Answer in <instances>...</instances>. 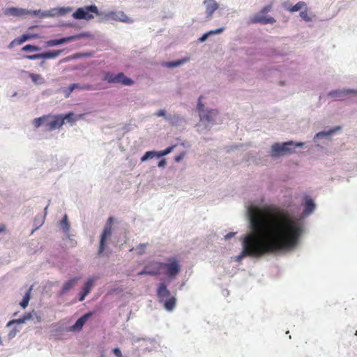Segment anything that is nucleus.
I'll use <instances>...</instances> for the list:
<instances>
[{
    "mask_svg": "<svg viewBox=\"0 0 357 357\" xmlns=\"http://www.w3.org/2000/svg\"><path fill=\"white\" fill-rule=\"evenodd\" d=\"M304 209L298 213L291 206L280 207L249 202L245 217L250 231L241 238L242 251L235 257L240 262L250 257L259 259L266 255L294 250L305 231V218L316 208L313 199L305 196Z\"/></svg>",
    "mask_w": 357,
    "mask_h": 357,
    "instance_id": "nucleus-1",
    "label": "nucleus"
},
{
    "mask_svg": "<svg viewBox=\"0 0 357 357\" xmlns=\"http://www.w3.org/2000/svg\"><path fill=\"white\" fill-rule=\"evenodd\" d=\"M162 271L169 280H172L181 271V265L176 257H168L165 262H162Z\"/></svg>",
    "mask_w": 357,
    "mask_h": 357,
    "instance_id": "nucleus-2",
    "label": "nucleus"
},
{
    "mask_svg": "<svg viewBox=\"0 0 357 357\" xmlns=\"http://www.w3.org/2000/svg\"><path fill=\"white\" fill-rule=\"evenodd\" d=\"M96 83L94 84H84L82 85L83 91L102 90L109 87L112 83V74L109 72H104L98 75L96 78Z\"/></svg>",
    "mask_w": 357,
    "mask_h": 357,
    "instance_id": "nucleus-3",
    "label": "nucleus"
},
{
    "mask_svg": "<svg viewBox=\"0 0 357 357\" xmlns=\"http://www.w3.org/2000/svg\"><path fill=\"white\" fill-rule=\"evenodd\" d=\"M342 127L337 126L328 130H325L317 132L313 137V143L318 147L323 148L331 141L332 137L340 131Z\"/></svg>",
    "mask_w": 357,
    "mask_h": 357,
    "instance_id": "nucleus-4",
    "label": "nucleus"
},
{
    "mask_svg": "<svg viewBox=\"0 0 357 357\" xmlns=\"http://www.w3.org/2000/svg\"><path fill=\"white\" fill-rule=\"evenodd\" d=\"M199 116L200 123L204 125V128L209 130L215 123L218 116V111L212 109H206V111L201 112Z\"/></svg>",
    "mask_w": 357,
    "mask_h": 357,
    "instance_id": "nucleus-5",
    "label": "nucleus"
},
{
    "mask_svg": "<svg viewBox=\"0 0 357 357\" xmlns=\"http://www.w3.org/2000/svg\"><path fill=\"white\" fill-rule=\"evenodd\" d=\"M98 15V8L94 6H88L79 8L73 14V17L77 20H89L93 19L95 15Z\"/></svg>",
    "mask_w": 357,
    "mask_h": 357,
    "instance_id": "nucleus-6",
    "label": "nucleus"
},
{
    "mask_svg": "<svg viewBox=\"0 0 357 357\" xmlns=\"http://www.w3.org/2000/svg\"><path fill=\"white\" fill-rule=\"evenodd\" d=\"M294 142L289 141L283 143H275L272 145L271 149V155L273 158H278L291 153Z\"/></svg>",
    "mask_w": 357,
    "mask_h": 357,
    "instance_id": "nucleus-7",
    "label": "nucleus"
},
{
    "mask_svg": "<svg viewBox=\"0 0 357 357\" xmlns=\"http://www.w3.org/2000/svg\"><path fill=\"white\" fill-rule=\"evenodd\" d=\"M112 224L113 236L115 235V238H116V243L122 245L123 243H126L127 240V225L123 222L115 221L114 218Z\"/></svg>",
    "mask_w": 357,
    "mask_h": 357,
    "instance_id": "nucleus-8",
    "label": "nucleus"
},
{
    "mask_svg": "<svg viewBox=\"0 0 357 357\" xmlns=\"http://www.w3.org/2000/svg\"><path fill=\"white\" fill-rule=\"evenodd\" d=\"M347 96H357V89H338L332 90L327 93V97L333 100H342Z\"/></svg>",
    "mask_w": 357,
    "mask_h": 357,
    "instance_id": "nucleus-9",
    "label": "nucleus"
},
{
    "mask_svg": "<svg viewBox=\"0 0 357 357\" xmlns=\"http://www.w3.org/2000/svg\"><path fill=\"white\" fill-rule=\"evenodd\" d=\"M63 50H52L44 53L32 54V55H25L24 58L29 60H36L38 59H55L58 57L61 53Z\"/></svg>",
    "mask_w": 357,
    "mask_h": 357,
    "instance_id": "nucleus-10",
    "label": "nucleus"
},
{
    "mask_svg": "<svg viewBox=\"0 0 357 357\" xmlns=\"http://www.w3.org/2000/svg\"><path fill=\"white\" fill-rule=\"evenodd\" d=\"M51 120L47 121L45 123V126L47 129L50 131L59 129L64 123H63V118H62V114L55 115L51 116Z\"/></svg>",
    "mask_w": 357,
    "mask_h": 357,
    "instance_id": "nucleus-11",
    "label": "nucleus"
},
{
    "mask_svg": "<svg viewBox=\"0 0 357 357\" xmlns=\"http://www.w3.org/2000/svg\"><path fill=\"white\" fill-rule=\"evenodd\" d=\"M111 223H112V217H109L107 219V225H108L105 228V229L101 235L100 245H99V249H98V253L99 256L103 255V252L105 250V240H106L107 237L110 236V234L112 233V229L109 227V225Z\"/></svg>",
    "mask_w": 357,
    "mask_h": 357,
    "instance_id": "nucleus-12",
    "label": "nucleus"
},
{
    "mask_svg": "<svg viewBox=\"0 0 357 357\" xmlns=\"http://www.w3.org/2000/svg\"><path fill=\"white\" fill-rule=\"evenodd\" d=\"M82 36V34L74 35L68 37H64L59 39H53L47 40L45 43L46 47H54L63 43L71 42L74 40L80 38Z\"/></svg>",
    "mask_w": 357,
    "mask_h": 357,
    "instance_id": "nucleus-13",
    "label": "nucleus"
},
{
    "mask_svg": "<svg viewBox=\"0 0 357 357\" xmlns=\"http://www.w3.org/2000/svg\"><path fill=\"white\" fill-rule=\"evenodd\" d=\"M170 294L171 292L167 289V286L165 282H161L158 284L156 290V296L160 303L171 297Z\"/></svg>",
    "mask_w": 357,
    "mask_h": 357,
    "instance_id": "nucleus-14",
    "label": "nucleus"
},
{
    "mask_svg": "<svg viewBox=\"0 0 357 357\" xmlns=\"http://www.w3.org/2000/svg\"><path fill=\"white\" fill-rule=\"evenodd\" d=\"M203 3L206 8V17L211 20L213 13L218 9L219 5L215 0H204Z\"/></svg>",
    "mask_w": 357,
    "mask_h": 357,
    "instance_id": "nucleus-15",
    "label": "nucleus"
},
{
    "mask_svg": "<svg viewBox=\"0 0 357 357\" xmlns=\"http://www.w3.org/2000/svg\"><path fill=\"white\" fill-rule=\"evenodd\" d=\"M162 262L151 261L146 264L148 269V275L151 276L158 275L162 271Z\"/></svg>",
    "mask_w": 357,
    "mask_h": 357,
    "instance_id": "nucleus-16",
    "label": "nucleus"
},
{
    "mask_svg": "<svg viewBox=\"0 0 357 357\" xmlns=\"http://www.w3.org/2000/svg\"><path fill=\"white\" fill-rule=\"evenodd\" d=\"M250 22L252 23H259L262 24H274L276 21L271 16H264L261 14H256L253 17L250 18Z\"/></svg>",
    "mask_w": 357,
    "mask_h": 357,
    "instance_id": "nucleus-17",
    "label": "nucleus"
},
{
    "mask_svg": "<svg viewBox=\"0 0 357 357\" xmlns=\"http://www.w3.org/2000/svg\"><path fill=\"white\" fill-rule=\"evenodd\" d=\"M139 341H143L145 344V349L148 351H151L153 348L155 347L156 342L154 339L149 338V337H138L137 336H132L131 337V342L132 344L137 343Z\"/></svg>",
    "mask_w": 357,
    "mask_h": 357,
    "instance_id": "nucleus-18",
    "label": "nucleus"
},
{
    "mask_svg": "<svg viewBox=\"0 0 357 357\" xmlns=\"http://www.w3.org/2000/svg\"><path fill=\"white\" fill-rule=\"evenodd\" d=\"M3 13L6 15L20 17L30 14L31 11L22 8L12 7L6 8Z\"/></svg>",
    "mask_w": 357,
    "mask_h": 357,
    "instance_id": "nucleus-19",
    "label": "nucleus"
},
{
    "mask_svg": "<svg viewBox=\"0 0 357 357\" xmlns=\"http://www.w3.org/2000/svg\"><path fill=\"white\" fill-rule=\"evenodd\" d=\"M120 83L123 86H131L134 82L132 79L127 77L123 73H120L116 76H113V84Z\"/></svg>",
    "mask_w": 357,
    "mask_h": 357,
    "instance_id": "nucleus-20",
    "label": "nucleus"
},
{
    "mask_svg": "<svg viewBox=\"0 0 357 357\" xmlns=\"http://www.w3.org/2000/svg\"><path fill=\"white\" fill-rule=\"evenodd\" d=\"M113 20H118L127 24H132L134 20L128 17L123 11H113Z\"/></svg>",
    "mask_w": 357,
    "mask_h": 357,
    "instance_id": "nucleus-21",
    "label": "nucleus"
},
{
    "mask_svg": "<svg viewBox=\"0 0 357 357\" xmlns=\"http://www.w3.org/2000/svg\"><path fill=\"white\" fill-rule=\"evenodd\" d=\"M177 300L175 296H171L167 299L162 301L165 310L167 312H172L176 307Z\"/></svg>",
    "mask_w": 357,
    "mask_h": 357,
    "instance_id": "nucleus-22",
    "label": "nucleus"
},
{
    "mask_svg": "<svg viewBox=\"0 0 357 357\" xmlns=\"http://www.w3.org/2000/svg\"><path fill=\"white\" fill-rule=\"evenodd\" d=\"M92 313L89 312L85 314L79 318L75 324L72 326V328L75 331H79L83 327L84 324L87 321V320L91 317Z\"/></svg>",
    "mask_w": 357,
    "mask_h": 357,
    "instance_id": "nucleus-23",
    "label": "nucleus"
},
{
    "mask_svg": "<svg viewBox=\"0 0 357 357\" xmlns=\"http://www.w3.org/2000/svg\"><path fill=\"white\" fill-rule=\"evenodd\" d=\"M93 282H94V279H93V278H89L87 280V282H86V284L81 292L80 298L79 299L80 301H84L86 296L88 295V294L91 291V288L93 285Z\"/></svg>",
    "mask_w": 357,
    "mask_h": 357,
    "instance_id": "nucleus-24",
    "label": "nucleus"
},
{
    "mask_svg": "<svg viewBox=\"0 0 357 357\" xmlns=\"http://www.w3.org/2000/svg\"><path fill=\"white\" fill-rule=\"evenodd\" d=\"M188 61H189L188 58H183V59L176 60V61H167V62H165L163 63V66L167 67L168 68H174L180 66L181 65H183Z\"/></svg>",
    "mask_w": 357,
    "mask_h": 357,
    "instance_id": "nucleus-25",
    "label": "nucleus"
},
{
    "mask_svg": "<svg viewBox=\"0 0 357 357\" xmlns=\"http://www.w3.org/2000/svg\"><path fill=\"white\" fill-rule=\"evenodd\" d=\"M283 7L288 11L291 13H294L296 11H298L302 9H305L307 8V4L304 1H298L293 6H287L285 4H284Z\"/></svg>",
    "mask_w": 357,
    "mask_h": 357,
    "instance_id": "nucleus-26",
    "label": "nucleus"
},
{
    "mask_svg": "<svg viewBox=\"0 0 357 357\" xmlns=\"http://www.w3.org/2000/svg\"><path fill=\"white\" fill-rule=\"evenodd\" d=\"M154 115L158 117H163L166 121H167L170 123H173L174 120L176 119L175 116L167 114V112L165 109H160V110L158 111L157 112H155L154 114Z\"/></svg>",
    "mask_w": 357,
    "mask_h": 357,
    "instance_id": "nucleus-27",
    "label": "nucleus"
},
{
    "mask_svg": "<svg viewBox=\"0 0 357 357\" xmlns=\"http://www.w3.org/2000/svg\"><path fill=\"white\" fill-rule=\"evenodd\" d=\"M31 318V314L30 313H27L24 314L22 317L17 319H13L8 322L7 326H10L13 324H24L26 321L30 319Z\"/></svg>",
    "mask_w": 357,
    "mask_h": 357,
    "instance_id": "nucleus-28",
    "label": "nucleus"
},
{
    "mask_svg": "<svg viewBox=\"0 0 357 357\" xmlns=\"http://www.w3.org/2000/svg\"><path fill=\"white\" fill-rule=\"evenodd\" d=\"M158 151H146L141 158V162H145L146 160L153 159V158H158Z\"/></svg>",
    "mask_w": 357,
    "mask_h": 357,
    "instance_id": "nucleus-29",
    "label": "nucleus"
},
{
    "mask_svg": "<svg viewBox=\"0 0 357 357\" xmlns=\"http://www.w3.org/2000/svg\"><path fill=\"white\" fill-rule=\"evenodd\" d=\"M50 115H44L41 117L36 118L33 121V125L36 128H39L43 123H44L45 122L46 123L47 121L50 119Z\"/></svg>",
    "mask_w": 357,
    "mask_h": 357,
    "instance_id": "nucleus-30",
    "label": "nucleus"
},
{
    "mask_svg": "<svg viewBox=\"0 0 357 357\" xmlns=\"http://www.w3.org/2000/svg\"><path fill=\"white\" fill-rule=\"evenodd\" d=\"M78 280H79L78 278H74L68 280V282H66L63 286V292L67 291L68 290L73 288Z\"/></svg>",
    "mask_w": 357,
    "mask_h": 357,
    "instance_id": "nucleus-31",
    "label": "nucleus"
},
{
    "mask_svg": "<svg viewBox=\"0 0 357 357\" xmlns=\"http://www.w3.org/2000/svg\"><path fill=\"white\" fill-rule=\"evenodd\" d=\"M29 77L35 84H43L45 82L44 79L39 74L30 73Z\"/></svg>",
    "mask_w": 357,
    "mask_h": 357,
    "instance_id": "nucleus-32",
    "label": "nucleus"
},
{
    "mask_svg": "<svg viewBox=\"0 0 357 357\" xmlns=\"http://www.w3.org/2000/svg\"><path fill=\"white\" fill-rule=\"evenodd\" d=\"M175 147H176V145H172V146H168L165 150L158 151V158L169 154L170 153H172L173 151V150L174 149Z\"/></svg>",
    "mask_w": 357,
    "mask_h": 357,
    "instance_id": "nucleus-33",
    "label": "nucleus"
},
{
    "mask_svg": "<svg viewBox=\"0 0 357 357\" xmlns=\"http://www.w3.org/2000/svg\"><path fill=\"white\" fill-rule=\"evenodd\" d=\"M29 300H30V290L26 293L23 299L20 303V306L22 308H26L28 306Z\"/></svg>",
    "mask_w": 357,
    "mask_h": 357,
    "instance_id": "nucleus-34",
    "label": "nucleus"
},
{
    "mask_svg": "<svg viewBox=\"0 0 357 357\" xmlns=\"http://www.w3.org/2000/svg\"><path fill=\"white\" fill-rule=\"evenodd\" d=\"M61 226L65 232H68L70 229V225L68 223V217L66 215H64L62 220L61 221Z\"/></svg>",
    "mask_w": 357,
    "mask_h": 357,
    "instance_id": "nucleus-35",
    "label": "nucleus"
},
{
    "mask_svg": "<svg viewBox=\"0 0 357 357\" xmlns=\"http://www.w3.org/2000/svg\"><path fill=\"white\" fill-rule=\"evenodd\" d=\"M40 47L38 46L33 45H26L22 48V51L23 52H35L39 51Z\"/></svg>",
    "mask_w": 357,
    "mask_h": 357,
    "instance_id": "nucleus-36",
    "label": "nucleus"
},
{
    "mask_svg": "<svg viewBox=\"0 0 357 357\" xmlns=\"http://www.w3.org/2000/svg\"><path fill=\"white\" fill-rule=\"evenodd\" d=\"M22 43H24V41L22 40V38L20 36V37H18L17 38H15L13 40H12L10 44L8 45V48L10 49H12L13 48L15 45H22Z\"/></svg>",
    "mask_w": 357,
    "mask_h": 357,
    "instance_id": "nucleus-37",
    "label": "nucleus"
},
{
    "mask_svg": "<svg viewBox=\"0 0 357 357\" xmlns=\"http://www.w3.org/2000/svg\"><path fill=\"white\" fill-rule=\"evenodd\" d=\"M74 114L73 112H69L67 114L62 115V118H63V123H65V121L66 120L68 122L73 123L75 122L76 119L74 118Z\"/></svg>",
    "mask_w": 357,
    "mask_h": 357,
    "instance_id": "nucleus-38",
    "label": "nucleus"
},
{
    "mask_svg": "<svg viewBox=\"0 0 357 357\" xmlns=\"http://www.w3.org/2000/svg\"><path fill=\"white\" fill-rule=\"evenodd\" d=\"M307 9V8H305L304 10L301 11L299 15L305 22H310L312 19L310 17L308 16Z\"/></svg>",
    "mask_w": 357,
    "mask_h": 357,
    "instance_id": "nucleus-39",
    "label": "nucleus"
},
{
    "mask_svg": "<svg viewBox=\"0 0 357 357\" xmlns=\"http://www.w3.org/2000/svg\"><path fill=\"white\" fill-rule=\"evenodd\" d=\"M113 354L116 357H129L128 353L123 354L119 348L113 349Z\"/></svg>",
    "mask_w": 357,
    "mask_h": 357,
    "instance_id": "nucleus-40",
    "label": "nucleus"
},
{
    "mask_svg": "<svg viewBox=\"0 0 357 357\" xmlns=\"http://www.w3.org/2000/svg\"><path fill=\"white\" fill-rule=\"evenodd\" d=\"M148 245V243H140L137 247V251L138 252L139 255H142L144 253V250L146 249V248L147 247Z\"/></svg>",
    "mask_w": 357,
    "mask_h": 357,
    "instance_id": "nucleus-41",
    "label": "nucleus"
},
{
    "mask_svg": "<svg viewBox=\"0 0 357 357\" xmlns=\"http://www.w3.org/2000/svg\"><path fill=\"white\" fill-rule=\"evenodd\" d=\"M201 98L202 97H199V98L198 100V102H197V110H198V112H199V115L200 114L201 112H204L206 111V108L204 107V104L202 102Z\"/></svg>",
    "mask_w": 357,
    "mask_h": 357,
    "instance_id": "nucleus-42",
    "label": "nucleus"
},
{
    "mask_svg": "<svg viewBox=\"0 0 357 357\" xmlns=\"http://www.w3.org/2000/svg\"><path fill=\"white\" fill-rule=\"evenodd\" d=\"M73 91H74V89H73V86H71V84L69 86L68 88L63 89V92L66 98H68Z\"/></svg>",
    "mask_w": 357,
    "mask_h": 357,
    "instance_id": "nucleus-43",
    "label": "nucleus"
},
{
    "mask_svg": "<svg viewBox=\"0 0 357 357\" xmlns=\"http://www.w3.org/2000/svg\"><path fill=\"white\" fill-rule=\"evenodd\" d=\"M271 7L272 6L271 4L266 6L261 10V11L259 14L264 15V14L268 13L271 10Z\"/></svg>",
    "mask_w": 357,
    "mask_h": 357,
    "instance_id": "nucleus-44",
    "label": "nucleus"
},
{
    "mask_svg": "<svg viewBox=\"0 0 357 357\" xmlns=\"http://www.w3.org/2000/svg\"><path fill=\"white\" fill-rule=\"evenodd\" d=\"M211 36V33H209L208 31L204 33L199 38V41L200 43H203L204 41H206L207 40V38Z\"/></svg>",
    "mask_w": 357,
    "mask_h": 357,
    "instance_id": "nucleus-45",
    "label": "nucleus"
},
{
    "mask_svg": "<svg viewBox=\"0 0 357 357\" xmlns=\"http://www.w3.org/2000/svg\"><path fill=\"white\" fill-rule=\"evenodd\" d=\"M224 29H225L223 27H221L214 30H211L208 32L211 33V36L214 34H220L224 31Z\"/></svg>",
    "mask_w": 357,
    "mask_h": 357,
    "instance_id": "nucleus-46",
    "label": "nucleus"
},
{
    "mask_svg": "<svg viewBox=\"0 0 357 357\" xmlns=\"http://www.w3.org/2000/svg\"><path fill=\"white\" fill-rule=\"evenodd\" d=\"M185 155V153L182 152L180 154L177 155L176 156H175V158H174L175 162H179L180 161H181L183 159Z\"/></svg>",
    "mask_w": 357,
    "mask_h": 357,
    "instance_id": "nucleus-47",
    "label": "nucleus"
},
{
    "mask_svg": "<svg viewBox=\"0 0 357 357\" xmlns=\"http://www.w3.org/2000/svg\"><path fill=\"white\" fill-rule=\"evenodd\" d=\"M167 165L166 159H162L160 160L158 163V167H164Z\"/></svg>",
    "mask_w": 357,
    "mask_h": 357,
    "instance_id": "nucleus-48",
    "label": "nucleus"
},
{
    "mask_svg": "<svg viewBox=\"0 0 357 357\" xmlns=\"http://www.w3.org/2000/svg\"><path fill=\"white\" fill-rule=\"evenodd\" d=\"M236 233V232H229L227 234H226L225 236V240H229L231 239L232 237H234L235 236Z\"/></svg>",
    "mask_w": 357,
    "mask_h": 357,
    "instance_id": "nucleus-49",
    "label": "nucleus"
},
{
    "mask_svg": "<svg viewBox=\"0 0 357 357\" xmlns=\"http://www.w3.org/2000/svg\"><path fill=\"white\" fill-rule=\"evenodd\" d=\"M27 34H28V37L29 38V40L40 38V36L36 33H27Z\"/></svg>",
    "mask_w": 357,
    "mask_h": 357,
    "instance_id": "nucleus-50",
    "label": "nucleus"
},
{
    "mask_svg": "<svg viewBox=\"0 0 357 357\" xmlns=\"http://www.w3.org/2000/svg\"><path fill=\"white\" fill-rule=\"evenodd\" d=\"M18 331H18V330H17V329H14V330L11 331L9 333V334H8V337H9L10 338H13V337H14L16 335V334H17V333Z\"/></svg>",
    "mask_w": 357,
    "mask_h": 357,
    "instance_id": "nucleus-51",
    "label": "nucleus"
},
{
    "mask_svg": "<svg viewBox=\"0 0 357 357\" xmlns=\"http://www.w3.org/2000/svg\"><path fill=\"white\" fill-rule=\"evenodd\" d=\"M138 275H148V269L146 265L144 266V268L138 273Z\"/></svg>",
    "mask_w": 357,
    "mask_h": 357,
    "instance_id": "nucleus-52",
    "label": "nucleus"
},
{
    "mask_svg": "<svg viewBox=\"0 0 357 357\" xmlns=\"http://www.w3.org/2000/svg\"><path fill=\"white\" fill-rule=\"evenodd\" d=\"M82 84H72L71 86H73V89L74 90L75 89H79V90H82Z\"/></svg>",
    "mask_w": 357,
    "mask_h": 357,
    "instance_id": "nucleus-53",
    "label": "nucleus"
},
{
    "mask_svg": "<svg viewBox=\"0 0 357 357\" xmlns=\"http://www.w3.org/2000/svg\"><path fill=\"white\" fill-rule=\"evenodd\" d=\"M304 144H305L303 142H296V143L294 142L293 146H294V147H303L304 146Z\"/></svg>",
    "mask_w": 357,
    "mask_h": 357,
    "instance_id": "nucleus-54",
    "label": "nucleus"
},
{
    "mask_svg": "<svg viewBox=\"0 0 357 357\" xmlns=\"http://www.w3.org/2000/svg\"><path fill=\"white\" fill-rule=\"evenodd\" d=\"M21 37L22 38V40H23L24 43L27 41V40H29V38L28 37V34L27 33L22 35Z\"/></svg>",
    "mask_w": 357,
    "mask_h": 357,
    "instance_id": "nucleus-55",
    "label": "nucleus"
},
{
    "mask_svg": "<svg viewBox=\"0 0 357 357\" xmlns=\"http://www.w3.org/2000/svg\"><path fill=\"white\" fill-rule=\"evenodd\" d=\"M6 231V226L3 224L0 225V233Z\"/></svg>",
    "mask_w": 357,
    "mask_h": 357,
    "instance_id": "nucleus-56",
    "label": "nucleus"
},
{
    "mask_svg": "<svg viewBox=\"0 0 357 357\" xmlns=\"http://www.w3.org/2000/svg\"><path fill=\"white\" fill-rule=\"evenodd\" d=\"M44 218H43V219L41 220V222H40V225L36 227V229H37V228H38V227H40V225L44 222Z\"/></svg>",
    "mask_w": 357,
    "mask_h": 357,
    "instance_id": "nucleus-57",
    "label": "nucleus"
},
{
    "mask_svg": "<svg viewBox=\"0 0 357 357\" xmlns=\"http://www.w3.org/2000/svg\"><path fill=\"white\" fill-rule=\"evenodd\" d=\"M238 147H239V146H238V145L231 146V150H233L234 149H237V148H238Z\"/></svg>",
    "mask_w": 357,
    "mask_h": 357,
    "instance_id": "nucleus-58",
    "label": "nucleus"
},
{
    "mask_svg": "<svg viewBox=\"0 0 357 357\" xmlns=\"http://www.w3.org/2000/svg\"><path fill=\"white\" fill-rule=\"evenodd\" d=\"M39 12H40V10H38V11L36 10L33 13H34L35 15H37Z\"/></svg>",
    "mask_w": 357,
    "mask_h": 357,
    "instance_id": "nucleus-59",
    "label": "nucleus"
},
{
    "mask_svg": "<svg viewBox=\"0 0 357 357\" xmlns=\"http://www.w3.org/2000/svg\"><path fill=\"white\" fill-rule=\"evenodd\" d=\"M45 63V61H42V62H41V63H40V65H41V66H42V65H43V63Z\"/></svg>",
    "mask_w": 357,
    "mask_h": 357,
    "instance_id": "nucleus-60",
    "label": "nucleus"
},
{
    "mask_svg": "<svg viewBox=\"0 0 357 357\" xmlns=\"http://www.w3.org/2000/svg\"><path fill=\"white\" fill-rule=\"evenodd\" d=\"M355 335H357V331H356V333H355Z\"/></svg>",
    "mask_w": 357,
    "mask_h": 357,
    "instance_id": "nucleus-61",
    "label": "nucleus"
}]
</instances>
